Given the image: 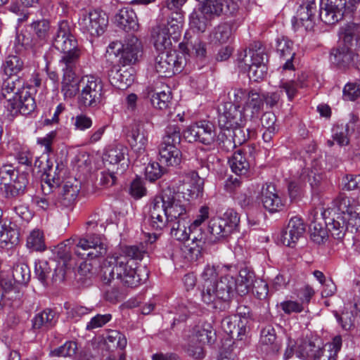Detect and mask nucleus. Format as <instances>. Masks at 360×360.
<instances>
[{
  "label": "nucleus",
  "instance_id": "nucleus-1",
  "mask_svg": "<svg viewBox=\"0 0 360 360\" xmlns=\"http://www.w3.org/2000/svg\"><path fill=\"white\" fill-rule=\"evenodd\" d=\"M148 253V243L126 246L122 253H115L108 257V264L103 268V281L110 285L117 280L124 286L135 288L144 283L148 277L145 269H139L134 259L141 260Z\"/></svg>",
  "mask_w": 360,
  "mask_h": 360
},
{
  "label": "nucleus",
  "instance_id": "nucleus-2",
  "mask_svg": "<svg viewBox=\"0 0 360 360\" xmlns=\"http://www.w3.org/2000/svg\"><path fill=\"white\" fill-rule=\"evenodd\" d=\"M219 266L207 264L200 275L201 298L204 303L217 309L222 302L230 300L231 287L234 285V277L226 274L218 281Z\"/></svg>",
  "mask_w": 360,
  "mask_h": 360
},
{
  "label": "nucleus",
  "instance_id": "nucleus-3",
  "mask_svg": "<svg viewBox=\"0 0 360 360\" xmlns=\"http://www.w3.org/2000/svg\"><path fill=\"white\" fill-rule=\"evenodd\" d=\"M1 103L12 115H30L36 108V103L27 88L16 90L13 81H4L0 96Z\"/></svg>",
  "mask_w": 360,
  "mask_h": 360
},
{
  "label": "nucleus",
  "instance_id": "nucleus-4",
  "mask_svg": "<svg viewBox=\"0 0 360 360\" xmlns=\"http://www.w3.org/2000/svg\"><path fill=\"white\" fill-rule=\"evenodd\" d=\"M80 86L77 98L79 106L84 108H98L103 100L102 80L95 75H84L80 79Z\"/></svg>",
  "mask_w": 360,
  "mask_h": 360
},
{
  "label": "nucleus",
  "instance_id": "nucleus-5",
  "mask_svg": "<svg viewBox=\"0 0 360 360\" xmlns=\"http://www.w3.org/2000/svg\"><path fill=\"white\" fill-rule=\"evenodd\" d=\"M182 29V18L180 14L171 17L167 24H161L153 28L152 37L158 51H170L172 39L179 40Z\"/></svg>",
  "mask_w": 360,
  "mask_h": 360
},
{
  "label": "nucleus",
  "instance_id": "nucleus-6",
  "mask_svg": "<svg viewBox=\"0 0 360 360\" xmlns=\"http://www.w3.org/2000/svg\"><path fill=\"white\" fill-rule=\"evenodd\" d=\"M240 222L238 214L233 209H228L221 217H212L208 224L209 240L217 243L230 236Z\"/></svg>",
  "mask_w": 360,
  "mask_h": 360
},
{
  "label": "nucleus",
  "instance_id": "nucleus-7",
  "mask_svg": "<svg viewBox=\"0 0 360 360\" xmlns=\"http://www.w3.org/2000/svg\"><path fill=\"white\" fill-rule=\"evenodd\" d=\"M108 23V18L101 10L82 11L78 20L79 30L84 34L98 37L103 34Z\"/></svg>",
  "mask_w": 360,
  "mask_h": 360
},
{
  "label": "nucleus",
  "instance_id": "nucleus-8",
  "mask_svg": "<svg viewBox=\"0 0 360 360\" xmlns=\"http://www.w3.org/2000/svg\"><path fill=\"white\" fill-rule=\"evenodd\" d=\"M107 246L103 238L96 234H87L79 238L75 249V253L84 259H94L105 255Z\"/></svg>",
  "mask_w": 360,
  "mask_h": 360
},
{
  "label": "nucleus",
  "instance_id": "nucleus-9",
  "mask_svg": "<svg viewBox=\"0 0 360 360\" xmlns=\"http://www.w3.org/2000/svg\"><path fill=\"white\" fill-rule=\"evenodd\" d=\"M155 58V68L162 77H169L181 72L186 65L185 56L171 51H158Z\"/></svg>",
  "mask_w": 360,
  "mask_h": 360
},
{
  "label": "nucleus",
  "instance_id": "nucleus-10",
  "mask_svg": "<svg viewBox=\"0 0 360 360\" xmlns=\"http://www.w3.org/2000/svg\"><path fill=\"white\" fill-rule=\"evenodd\" d=\"M32 38L23 36L22 44L30 47L33 51L38 52L48 41L50 36L51 24L45 18L32 21L30 25Z\"/></svg>",
  "mask_w": 360,
  "mask_h": 360
},
{
  "label": "nucleus",
  "instance_id": "nucleus-11",
  "mask_svg": "<svg viewBox=\"0 0 360 360\" xmlns=\"http://www.w3.org/2000/svg\"><path fill=\"white\" fill-rule=\"evenodd\" d=\"M184 139L189 143L198 141L205 145H211L215 139L214 126L205 121L191 124L184 131Z\"/></svg>",
  "mask_w": 360,
  "mask_h": 360
},
{
  "label": "nucleus",
  "instance_id": "nucleus-12",
  "mask_svg": "<svg viewBox=\"0 0 360 360\" xmlns=\"http://www.w3.org/2000/svg\"><path fill=\"white\" fill-rule=\"evenodd\" d=\"M166 209V217L170 221L179 218L184 219L186 215V205L180 199V194L174 192L170 187L160 193Z\"/></svg>",
  "mask_w": 360,
  "mask_h": 360
},
{
  "label": "nucleus",
  "instance_id": "nucleus-13",
  "mask_svg": "<svg viewBox=\"0 0 360 360\" xmlns=\"http://www.w3.org/2000/svg\"><path fill=\"white\" fill-rule=\"evenodd\" d=\"M218 123L221 129L244 127L245 118L243 109L236 107L233 103H224L218 109Z\"/></svg>",
  "mask_w": 360,
  "mask_h": 360
},
{
  "label": "nucleus",
  "instance_id": "nucleus-14",
  "mask_svg": "<svg viewBox=\"0 0 360 360\" xmlns=\"http://www.w3.org/2000/svg\"><path fill=\"white\" fill-rule=\"evenodd\" d=\"M142 56V45L135 36H129L117 50L119 64L123 67L136 64Z\"/></svg>",
  "mask_w": 360,
  "mask_h": 360
},
{
  "label": "nucleus",
  "instance_id": "nucleus-15",
  "mask_svg": "<svg viewBox=\"0 0 360 360\" xmlns=\"http://www.w3.org/2000/svg\"><path fill=\"white\" fill-rule=\"evenodd\" d=\"M53 44L60 52L80 49L78 46L75 37L71 32L68 22L65 20L60 21L58 23Z\"/></svg>",
  "mask_w": 360,
  "mask_h": 360
},
{
  "label": "nucleus",
  "instance_id": "nucleus-16",
  "mask_svg": "<svg viewBox=\"0 0 360 360\" xmlns=\"http://www.w3.org/2000/svg\"><path fill=\"white\" fill-rule=\"evenodd\" d=\"M210 208L207 205L202 206L198 211L196 219L188 226V230L192 233V244L195 246L190 248V250L196 256L200 253V248L205 241V238L202 233L201 225L209 218Z\"/></svg>",
  "mask_w": 360,
  "mask_h": 360
},
{
  "label": "nucleus",
  "instance_id": "nucleus-17",
  "mask_svg": "<svg viewBox=\"0 0 360 360\" xmlns=\"http://www.w3.org/2000/svg\"><path fill=\"white\" fill-rule=\"evenodd\" d=\"M204 180L200 178L195 171L188 173L182 185L178 188V192L181 193L186 200L196 199L201 196L203 191Z\"/></svg>",
  "mask_w": 360,
  "mask_h": 360
},
{
  "label": "nucleus",
  "instance_id": "nucleus-18",
  "mask_svg": "<svg viewBox=\"0 0 360 360\" xmlns=\"http://www.w3.org/2000/svg\"><path fill=\"white\" fill-rule=\"evenodd\" d=\"M316 6L315 0H303L292 20L293 25L303 27L306 30H311L315 24Z\"/></svg>",
  "mask_w": 360,
  "mask_h": 360
},
{
  "label": "nucleus",
  "instance_id": "nucleus-19",
  "mask_svg": "<svg viewBox=\"0 0 360 360\" xmlns=\"http://www.w3.org/2000/svg\"><path fill=\"white\" fill-rule=\"evenodd\" d=\"M331 212L335 215H340L351 219L358 217V207L356 200L353 198L347 196L345 193H340L333 201Z\"/></svg>",
  "mask_w": 360,
  "mask_h": 360
},
{
  "label": "nucleus",
  "instance_id": "nucleus-20",
  "mask_svg": "<svg viewBox=\"0 0 360 360\" xmlns=\"http://www.w3.org/2000/svg\"><path fill=\"white\" fill-rule=\"evenodd\" d=\"M127 141L132 150L138 154L143 153L148 144V133L141 122H134L127 134Z\"/></svg>",
  "mask_w": 360,
  "mask_h": 360
},
{
  "label": "nucleus",
  "instance_id": "nucleus-21",
  "mask_svg": "<svg viewBox=\"0 0 360 360\" xmlns=\"http://www.w3.org/2000/svg\"><path fill=\"white\" fill-rule=\"evenodd\" d=\"M127 151V148L121 144L110 146L103 155V161L110 165H117L116 173L122 174L129 165V160L125 158Z\"/></svg>",
  "mask_w": 360,
  "mask_h": 360
},
{
  "label": "nucleus",
  "instance_id": "nucleus-22",
  "mask_svg": "<svg viewBox=\"0 0 360 360\" xmlns=\"http://www.w3.org/2000/svg\"><path fill=\"white\" fill-rule=\"evenodd\" d=\"M305 226L301 218L295 217L290 219L285 230L281 233L280 241L288 247H293L303 235Z\"/></svg>",
  "mask_w": 360,
  "mask_h": 360
},
{
  "label": "nucleus",
  "instance_id": "nucleus-23",
  "mask_svg": "<svg viewBox=\"0 0 360 360\" xmlns=\"http://www.w3.org/2000/svg\"><path fill=\"white\" fill-rule=\"evenodd\" d=\"M262 202L266 210L276 212L283 210L284 203L272 184H266L261 191Z\"/></svg>",
  "mask_w": 360,
  "mask_h": 360
},
{
  "label": "nucleus",
  "instance_id": "nucleus-24",
  "mask_svg": "<svg viewBox=\"0 0 360 360\" xmlns=\"http://www.w3.org/2000/svg\"><path fill=\"white\" fill-rule=\"evenodd\" d=\"M200 7L212 20L223 14H233L236 10V5L228 0H206Z\"/></svg>",
  "mask_w": 360,
  "mask_h": 360
},
{
  "label": "nucleus",
  "instance_id": "nucleus-25",
  "mask_svg": "<svg viewBox=\"0 0 360 360\" xmlns=\"http://www.w3.org/2000/svg\"><path fill=\"white\" fill-rule=\"evenodd\" d=\"M169 220L166 217V209L160 195H157L151 201L150 207V224L155 230L162 229Z\"/></svg>",
  "mask_w": 360,
  "mask_h": 360
},
{
  "label": "nucleus",
  "instance_id": "nucleus-26",
  "mask_svg": "<svg viewBox=\"0 0 360 360\" xmlns=\"http://www.w3.org/2000/svg\"><path fill=\"white\" fill-rule=\"evenodd\" d=\"M110 83L115 88L124 90L133 83L134 76L129 70H122L116 65H112L108 72Z\"/></svg>",
  "mask_w": 360,
  "mask_h": 360
},
{
  "label": "nucleus",
  "instance_id": "nucleus-27",
  "mask_svg": "<svg viewBox=\"0 0 360 360\" xmlns=\"http://www.w3.org/2000/svg\"><path fill=\"white\" fill-rule=\"evenodd\" d=\"M342 345V336L340 335H335L331 342L326 343L321 348L319 347L314 360H336Z\"/></svg>",
  "mask_w": 360,
  "mask_h": 360
},
{
  "label": "nucleus",
  "instance_id": "nucleus-28",
  "mask_svg": "<svg viewBox=\"0 0 360 360\" xmlns=\"http://www.w3.org/2000/svg\"><path fill=\"white\" fill-rule=\"evenodd\" d=\"M255 274L247 269H241L239 271L238 279L234 278V285L231 287L230 299L233 296L235 291L240 296L245 295L253 286L255 282Z\"/></svg>",
  "mask_w": 360,
  "mask_h": 360
},
{
  "label": "nucleus",
  "instance_id": "nucleus-29",
  "mask_svg": "<svg viewBox=\"0 0 360 360\" xmlns=\"http://www.w3.org/2000/svg\"><path fill=\"white\" fill-rule=\"evenodd\" d=\"M233 172L238 176L246 175L250 169V161L245 150H238L229 160Z\"/></svg>",
  "mask_w": 360,
  "mask_h": 360
},
{
  "label": "nucleus",
  "instance_id": "nucleus-30",
  "mask_svg": "<svg viewBox=\"0 0 360 360\" xmlns=\"http://www.w3.org/2000/svg\"><path fill=\"white\" fill-rule=\"evenodd\" d=\"M354 53L350 46L345 44H340L338 47L333 49L330 53V60L340 68H349L354 62Z\"/></svg>",
  "mask_w": 360,
  "mask_h": 360
},
{
  "label": "nucleus",
  "instance_id": "nucleus-31",
  "mask_svg": "<svg viewBox=\"0 0 360 360\" xmlns=\"http://www.w3.org/2000/svg\"><path fill=\"white\" fill-rule=\"evenodd\" d=\"M115 22L127 32L136 30L138 27L136 15L130 7L120 9L115 16Z\"/></svg>",
  "mask_w": 360,
  "mask_h": 360
},
{
  "label": "nucleus",
  "instance_id": "nucleus-32",
  "mask_svg": "<svg viewBox=\"0 0 360 360\" xmlns=\"http://www.w3.org/2000/svg\"><path fill=\"white\" fill-rule=\"evenodd\" d=\"M160 161L168 167H176L182 160L181 150L175 146L160 144L159 148Z\"/></svg>",
  "mask_w": 360,
  "mask_h": 360
},
{
  "label": "nucleus",
  "instance_id": "nucleus-33",
  "mask_svg": "<svg viewBox=\"0 0 360 360\" xmlns=\"http://www.w3.org/2000/svg\"><path fill=\"white\" fill-rule=\"evenodd\" d=\"M62 53L63 55L58 63L63 74H76L79 58L82 55L81 49Z\"/></svg>",
  "mask_w": 360,
  "mask_h": 360
},
{
  "label": "nucleus",
  "instance_id": "nucleus-34",
  "mask_svg": "<svg viewBox=\"0 0 360 360\" xmlns=\"http://www.w3.org/2000/svg\"><path fill=\"white\" fill-rule=\"evenodd\" d=\"M276 50L280 57L285 60L283 70H293L292 60L295 54L293 51V42L285 37L278 39Z\"/></svg>",
  "mask_w": 360,
  "mask_h": 360
},
{
  "label": "nucleus",
  "instance_id": "nucleus-35",
  "mask_svg": "<svg viewBox=\"0 0 360 360\" xmlns=\"http://www.w3.org/2000/svg\"><path fill=\"white\" fill-rule=\"evenodd\" d=\"M259 345L262 349L267 352H277L281 349L277 340L275 329L268 326L262 328L260 333Z\"/></svg>",
  "mask_w": 360,
  "mask_h": 360
},
{
  "label": "nucleus",
  "instance_id": "nucleus-36",
  "mask_svg": "<svg viewBox=\"0 0 360 360\" xmlns=\"http://www.w3.org/2000/svg\"><path fill=\"white\" fill-rule=\"evenodd\" d=\"M264 106L263 95L259 91L255 89L249 90V95L243 107V110L250 112L252 118L257 117Z\"/></svg>",
  "mask_w": 360,
  "mask_h": 360
},
{
  "label": "nucleus",
  "instance_id": "nucleus-37",
  "mask_svg": "<svg viewBox=\"0 0 360 360\" xmlns=\"http://www.w3.org/2000/svg\"><path fill=\"white\" fill-rule=\"evenodd\" d=\"M203 345H212L215 342L216 333L210 323H205L195 326L189 335Z\"/></svg>",
  "mask_w": 360,
  "mask_h": 360
},
{
  "label": "nucleus",
  "instance_id": "nucleus-38",
  "mask_svg": "<svg viewBox=\"0 0 360 360\" xmlns=\"http://www.w3.org/2000/svg\"><path fill=\"white\" fill-rule=\"evenodd\" d=\"M80 80L78 82L76 74H63L61 92L65 100L74 98L80 91Z\"/></svg>",
  "mask_w": 360,
  "mask_h": 360
},
{
  "label": "nucleus",
  "instance_id": "nucleus-39",
  "mask_svg": "<svg viewBox=\"0 0 360 360\" xmlns=\"http://www.w3.org/2000/svg\"><path fill=\"white\" fill-rule=\"evenodd\" d=\"M351 220V219L336 215L335 217L326 222V224L331 236L334 238L340 240L344 237L347 230V225Z\"/></svg>",
  "mask_w": 360,
  "mask_h": 360
},
{
  "label": "nucleus",
  "instance_id": "nucleus-40",
  "mask_svg": "<svg viewBox=\"0 0 360 360\" xmlns=\"http://www.w3.org/2000/svg\"><path fill=\"white\" fill-rule=\"evenodd\" d=\"M233 25L231 22H221L216 26L211 34L210 38L212 42L215 44H225L231 38L233 30Z\"/></svg>",
  "mask_w": 360,
  "mask_h": 360
},
{
  "label": "nucleus",
  "instance_id": "nucleus-41",
  "mask_svg": "<svg viewBox=\"0 0 360 360\" xmlns=\"http://www.w3.org/2000/svg\"><path fill=\"white\" fill-rule=\"evenodd\" d=\"M57 321L56 313L46 309L43 311L36 314L32 320V327L34 329H49L53 327Z\"/></svg>",
  "mask_w": 360,
  "mask_h": 360
},
{
  "label": "nucleus",
  "instance_id": "nucleus-42",
  "mask_svg": "<svg viewBox=\"0 0 360 360\" xmlns=\"http://www.w3.org/2000/svg\"><path fill=\"white\" fill-rule=\"evenodd\" d=\"M196 304L190 302L188 304L181 303L176 306L172 311L169 312V315L174 314L172 317V327H174L177 323L185 321L191 314L196 312Z\"/></svg>",
  "mask_w": 360,
  "mask_h": 360
},
{
  "label": "nucleus",
  "instance_id": "nucleus-43",
  "mask_svg": "<svg viewBox=\"0 0 360 360\" xmlns=\"http://www.w3.org/2000/svg\"><path fill=\"white\" fill-rule=\"evenodd\" d=\"M27 184L28 174L26 173L18 174L17 172L16 176L5 193L6 197L13 198L23 194Z\"/></svg>",
  "mask_w": 360,
  "mask_h": 360
},
{
  "label": "nucleus",
  "instance_id": "nucleus-44",
  "mask_svg": "<svg viewBox=\"0 0 360 360\" xmlns=\"http://www.w3.org/2000/svg\"><path fill=\"white\" fill-rule=\"evenodd\" d=\"M212 20L200 6L195 9L190 15L191 27L200 32L205 31Z\"/></svg>",
  "mask_w": 360,
  "mask_h": 360
},
{
  "label": "nucleus",
  "instance_id": "nucleus-45",
  "mask_svg": "<svg viewBox=\"0 0 360 360\" xmlns=\"http://www.w3.org/2000/svg\"><path fill=\"white\" fill-rule=\"evenodd\" d=\"M26 247L32 251H44L46 246L43 231L39 229H35L31 231L27 236Z\"/></svg>",
  "mask_w": 360,
  "mask_h": 360
},
{
  "label": "nucleus",
  "instance_id": "nucleus-46",
  "mask_svg": "<svg viewBox=\"0 0 360 360\" xmlns=\"http://www.w3.org/2000/svg\"><path fill=\"white\" fill-rule=\"evenodd\" d=\"M344 11H338L331 5L321 2L319 18L326 25H333L337 22L343 15Z\"/></svg>",
  "mask_w": 360,
  "mask_h": 360
},
{
  "label": "nucleus",
  "instance_id": "nucleus-47",
  "mask_svg": "<svg viewBox=\"0 0 360 360\" xmlns=\"http://www.w3.org/2000/svg\"><path fill=\"white\" fill-rule=\"evenodd\" d=\"M1 68L4 73L8 77L17 75L23 70L24 61L18 56L10 55L6 58Z\"/></svg>",
  "mask_w": 360,
  "mask_h": 360
},
{
  "label": "nucleus",
  "instance_id": "nucleus-48",
  "mask_svg": "<svg viewBox=\"0 0 360 360\" xmlns=\"http://www.w3.org/2000/svg\"><path fill=\"white\" fill-rule=\"evenodd\" d=\"M79 188L77 184H74L72 182L68 181L63 186L60 193V202L64 207L71 206L76 200Z\"/></svg>",
  "mask_w": 360,
  "mask_h": 360
},
{
  "label": "nucleus",
  "instance_id": "nucleus-49",
  "mask_svg": "<svg viewBox=\"0 0 360 360\" xmlns=\"http://www.w3.org/2000/svg\"><path fill=\"white\" fill-rule=\"evenodd\" d=\"M11 222L5 221L0 228V247L8 248V245H13L17 243L18 236V232L11 227Z\"/></svg>",
  "mask_w": 360,
  "mask_h": 360
},
{
  "label": "nucleus",
  "instance_id": "nucleus-50",
  "mask_svg": "<svg viewBox=\"0 0 360 360\" xmlns=\"http://www.w3.org/2000/svg\"><path fill=\"white\" fill-rule=\"evenodd\" d=\"M334 315L338 323L342 330L346 331H352L356 326V316L353 311L350 310L348 306L345 304L344 310L341 314L335 311Z\"/></svg>",
  "mask_w": 360,
  "mask_h": 360
},
{
  "label": "nucleus",
  "instance_id": "nucleus-51",
  "mask_svg": "<svg viewBox=\"0 0 360 360\" xmlns=\"http://www.w3.org/2000/svg\"><path fill=\"white\" fill-rule=\"evenodd\" d=\"M35 275L37 278L44 284L47 283V280L51 277L53 281L57 280L56 277V269H54V272H52V268L49 263L46 260H39L35 263Z\"/></svg>",
  "mask_w": 360,
  "mask_h": 360
},
{
  "label": "nucleus",
  "instance_id": "nucleus-52",
  "mask_svg": "<svg viewBox=\"0 0 360 360\" xmlns=\"http://www.w3.org/2000/svg\"><path fill=\"white\" fill-rule=\"evenodd\" d=\"M204 345L188 335L184 345L186 354L195 359L200 360L205 356Z\"/></svg>",
  "mask_w": 360,
  "mask_h": 360
},
{
  "label": "nucleus",
  "instance_id": "nucleus-53",
  "mask_svg": "<svg viewBox=\"0 0 360 360\" xmlns=\"http://www.w3.org/2000/svg\"><path fill=\"white\" fill-rule=\"evenodd\" d=\"M78 350L76 341H66L63 345L51 350L50 356L53 357H74Z\"/></svg>",
  "mask_w": 360,
  "mask_h": 360
},
{
  "label": "nucleus",
  "instance_id": "nucleus-54",
  "mask_svg": "<svg viewBox=\"0 0 360 360\" xmlns=\"http://www.w3.org/2000/svg\"><path fill=\"white\" fill-rule=\"evenodd\" d=\"M304 82L300 79L297 80H281L279 84L281 91L285 92L290 101H292L297 95L298 89L304 88Z\"/></svg>",
  "mask_w": 360,
  "mask_h": 360
},
{
  "label": "nucleus",
  "instance_id": "nucleus-55",
  "mask_svg": "<svg viewBox=\"0 0 360 360\" xmlns=\"http://www.w3.org/2000/svg\"><path fill=\"white\" fill-rule=\"evenodd\" d=\"M181 139V129L178 125H169L165 129L162 145L177 146Z\"/></svg>",
  "mask_w": 360,
  "mask_h": 360
},
{
  "label": "nucleus",
  "instance_id": "nucleus-56",
  "mask_svg": "<svg viewBox=\"0 0 360 360\" xmlns=\"http://www.w3.org/2000/svg\"><path fill=\"white\" fill-rule=\"evenodd\" d=\"M171 236L176 240L180 241L192 240V233L188 230V226H186L184 219H179L175 222L171 229Z\"/></svg>",
  "mask_w": 360,
  "mask_h": 360
},
{
  "label": "nucleus",
  "instance_id": "nucleus-57",
  "mask_svg": "<svg viewBox=\"0 0 360 360\" xmlns=\"http://www.w3.org/2000/svg\"><path fill=\"white\" fill-rule=\"evenodd\" d=\"M148 96H150L153 106L160 110L166 109L172 99L171 92L169 90L153 94L149 92Z\"/></svg>",
  "mask_w": 360,
  "mask_h": 360
},
{
  "label": "nucleus",
  "instance_id": "nucleus-58",
  "mask_svg": "<svg viewBox=\"0 0 360 360\" xmlns=\"http://www.w3.org/2000/svg\"><path fill=\"white\" fill-rule=\"evenodd\" d=\"M248 95L249 91L245 89L240 87L231 88L228 93L229 101L226 103H233L236 107L242 109L241 105H245Z\"/></svg>",
  "mask_w": 360,
  "mask_h": 360
},
{
  "label": "nucleus",
  "instance_id": "nucleus-59",
  "mask_svg": "<svg viewBox=\"0 0 360 360\" xmlns=\"http://www.w3.org/2000/svg\"><path fill=\"white\" fill-rule=\"evenodd\" d=\"M17 171L11 165H4L0 168V189L5 193L16 176Z\"/></svg>",
  "mask_w": 360,
  "mask_h": 360
},
{
  "label": "nucleus",
  "instance_id": "nucleus-60",
  "mask_svg": "<svg viewBox=\"0 0 360 360\" xmlns=\"http://www.w3.org/2000/svg\"><path fill=\"white\" fill-rule=\"evenodd\" d=\"M13 277L16 283L26 284L30 279L29 266L25 263L16 264L13 269Z\"/></svg>",
  "mask_w": 360,
  "mask_h": 360
},
{
  "label": "nucleus",
  "instance_id": "nucleus-61",
  "mask_svg": "<svg viewBox=\"0 0 360 360\" xmlns=\"http://www.w3.org/2000/svg\"><path fill=\"white\" fill-rule=\"evenodd\" d=\"M63 165H57L53 169L52 167L49 168L46 173L45 182L51 188H56L59 186L62 181Z\"/></svg>",
  "mask_w": 360,
  "mask_h": 360
},
{
  "label": "nucleus",
  "instance_id": "nucleus-62",
  "mask_svg": "<svg viewBox=\"0 0 360 360\" xmlns=\"http://www.w3.org/2000/svg\"><path fill=\"white\" fill-rule=\"evenodd\" d=\"M65 308L68 318L71 319L75 321L79 320L83 316L89 314L92 309L88 308L80 305H74L71 307L69 304H65Z\"/></svg>",
  "mask_w": 360,
  "mask_h": 360
},
{
  "label": "nucleus",
  "instance_id": "nucleus-63",
  "mask_svg": "<svg viewBox=\"0 0 360 360\" xmlns=\"http://www.w3.org/2000/svg\"><path fill=\"white\" fill-rule=\"evenodd\" d=\"M349 124H347L345 126L337 125L333 128V138L340 146H346L349 143L347 135Z\"/></svg>",
  "mask_w": 360,
  "mask_h": 360
},
{
  "label": "nucleus",
  "instance_id": "nucleus-64",
  "mask_svg": "<svg viewBox=\"0 0 360 360\" xmlns=\"http://www.w3.org/2000/svg\"><path fill=\"white\" fill-rule=\"evenodd\" d=\"M107 343H111L113 347L123 349L126 347L127 340L125 335L118 330H110L105 338Z\"/></svg>",
  "mask_w": 360,
  "mask_h": 360
}]
</instances>
